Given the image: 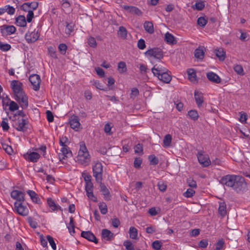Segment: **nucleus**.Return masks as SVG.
Instances as JSON below:
<instances>
[{
  "mask_svg": "<svg viewBox=\"0 0 250 250\" xmlns=\"http://www.w3.org/2000/svg\"><path fill=\"white\" fill-rule=\"evenodd\" d=\"M143 146L141 144H138L135 146L134 147L135 153H138V154H140V153L143 154Z\"/></svg>",
  "mask_w": 250,
  "mask_h": 250,
  "instance_id": "13d9d810",
  "label": "nucleus"
},
{
  "mask_svg": "<svg viewBox=\"0 0 250 250\" xmlns=\"http://www.w3.org/2000/svg\"><path fill=\"white\" fill-rule=\"evenodd\" d=\"M195 193L193 188H187V190L183 193V195L187 198H189L192 197Z\"/></svg>",
  "mask_w": 250,
  "mask_h": 250,
  "instance_id": "8fccbe9b",
  "label": "nucleus"
},
{
  "mask_svg": "<svg viewBox=\"0 0 250 250\" xmlns=\"http://www.w3.org/2000/svg\"><path fill=\"white\" fill-rule=\"evenodd\" d=\"M101 191L105 200L108 201L110 200L111 195L108 188H101Z\"/></svg>",
  "mask_w": 250,
  "mask_h": 250,
  "instance_id": "a19ab883",
  "label": "nucleus"
},
{
  "mask_svg": "<svg viewBox=\"0 0 250 250\" xmlns=\"http://www.w3.org/2000/svg\"><path fill=\"white\" fill-rule=\"evenodd\" d=\"M188 79L192 82H197L196 72L193 69H189L187 71Z\"/></svg>",
  "mask_w": 250,
  "mask_h": 250,
  "instance_id": "2f4dec72",
  "label": "nucleus"
},
{
  "mask_svg": "<svg viewBox=\"0 0 250 250\" xmlns=\"http://www.w3.org/2000/svg\"><path fill=\"white\" fill-rule=\"evenodd\" d=\"M199 163L204 167H207L211 164V161L209 156L207 154H204L203 151H199L197 154Z\"/></svg>",
  "mask_w": 250,
  "mask_h": 250,
  "instance_id": "39448f33",
  "label": "nucleus"
},
{
  "mask_svg": "<svg viewBox=\"0 0 250 250\" xmlns=\"http://www.w3.org/2000/svg\"><path fill=\"white\" fill-rule=\"evenodd\" d=\"M92 170L93 176L96 182L100 184V188H106V186L102 183L103 179V166L101 163L97 162L93 166Z\"/></svg>",
  "mask_w": 250,
  "mask_h": 250,
  "instance_id": "20e7f679",
  "label": "nucleus"
},
{
  "mask_svg": "<svg viewBox=\"0 0 250 250\" xmlns=\"http://www.w3.org/2000/svg\"><path fill=\"white\" fill-rule=\"evenodd\" d=\"M195 8L198 10H202L205 7V4L203 1L197 2L195 4Z\"/></svg>",
  "mask_w": 250,
  "mask_h": 250,
  "instance_id": "774afa93",
  "label": "nucleus"
},
{
  "mask_svg": "<svg viewBox=\"0 0 250 250\" xmlns=\"http://www.w3.org/2000/svg\"><path fill=\"white\" fill-rule=\"evenodd\" d=\"M187 183L188 184V186L190 188H196V182L191 178H189L187 179Z\"/></svg>",
  "mask_w": 250,
  "mask_h": 250,
  "instance_id": "bf43d9fd",
  "label": "nucleus"
},
{
  "mask_svg": "<svg viewBox=\"0 0 250 250\" xmlns=\"http://www.w3.org/2000/svg\"><path fill=\"white\" fill-rule=\"evenodd\" d=\"M99 208L102 214H105L107 212V205L105 203H100L99 204Z\"/></svg>",
  "mask_w": 250,
  "mask_h": 250,
  "instance_id": "ea45409f",
  "label": "nucleus"
},
{
  "mask_svg": "<svg viewBox=\"0 0 250 250\" xmlns=\"http://www.w3.org/2000/svg\"><path fill=\"white\" fill-rule=\"evenodd\" d=\"M24 158L31 162H37L40 157V155L36 152H27L24 155Z\"/></svg>",
  "mask_w": 250,
  "mask_h": 250,
  "instance_id": "f3484780",
  "label": "nucleus"
},
{
  "mask_svg": "<svg viewBox=\"0 0 250 250\" xmlns=\"http://www.w3.org/2000/svg\"><path fill=\"white\" fill-rule=\"evenodd\" d=\"M15 210L18 214L22 216H26L28 214V209L22 205V202H15L14 203Z\"/></svg>",
  "mask_w": 250,
  "mask_h": 250,
  "instance_id": "9b49d317",
  "label": "nucleus"
},
{
  "mask_svg": "<svg viewBox=\"0 0 250 250\" xmlns=\"http://www.w3.org/2000/svg\"><path fill=\"white\" fill-rule=\"evenodd\" d=\"M224 245V242L223 239L219 240L216 244L215 250H221Z\"/></svg>",
  "mask_w": 250,
  "mask_h": 250,
  "instance_id": "0e129e2a",
  "label": "nucleus"
},
{
  "mask_svg": "<svg viewBox=\"0 0 250 250\" xmlns=\"http://www.w3.org/2000/svg\"><path fill=\"white\" fill-rule=\"evenodd\" d=\"M220 183L230 188H245L246 186L244 178L240 175H227L221 178Z\"/></svg>",
  "mask_w": 250,
  "mask_h": 250,
  "instance_id": "f03ea898",
  "label": "nucleus"
},
{
  "mask_svg": "<svg viewBox=\"0 0 250 250\" xmlns=\"http://www.w3.org/2000/svg\"><path fill=\"white\" fill-rule=\"evenodd\" d=\"M30 6L29 8L32 11L36 10L38 7L39 3L37 1H33L31 2H28Z\"/></svg>",
  "mask_w": 250,
  "mask_h": 250,
  "instance_id": "338daca9",
  "label": "nucleus"
},
{
  "mask_svg": "<svg viewBox=\"0 0 250 250\" xmlns=\"http://www.w3.org/2000/svg\"><path fill=\"white\" fill-rule=\"evenodd\" d=\"M156 76L160 80L166 83H169L171 80V77L168 71H166Z\"/></svg>",
  "mask_w": 250,
  "mask_h": 250,
  "instance_id": "412c9836",
  "label": "nucleus"
},
{
  "mask_svg": "<svg viewBox=\"0 0 250 250\" xmlns=\"http://www.w3.org/2000/svg\"><path fill=\"white\" fill-rule=\"evenodd\" d=\"M82 176L84 178V181L85 182L84 188H93V186L91 182V176L88 173L84 172L83 173Z\"/></svg>",
  "mask_w": 250,
  "mask_h": 250,
  "instance_id": "b1692460",
  "label": "nucleus"
},
{
  "mask_svg": "<svg viewBox=\"0 0 250 250\" xmlns=\"http://www.w3.org/2000/svg\"><path fill=\"white\" fill-rule=\"evenodd\" d=\"M234 70L238 74L240 75H243L244 74L243 68L240 65L234 66Z\"/></svg>",
  "mask_w": 250,
  "mask_h": 250,
  "instance_id": "864d4df0",
  "label": "nucleus"
},
{
  "mask_svg": "<svg viewBox=\"0 0 250 250\" xmlns=\"http://www.w3.org/2000/svg\"><path fill=\"white\" fill-rule=\"evenodd\" d=\"M142 163V160L140 158H136L134 161V167L136 168H139Z\"/></svg>",
  "mask_w": 250,
  "mask_h": 250,
  "instance_id": "69168bd1",
  "label": "nucleus"
},
{
  "mask_svg": "<svg viewBox=\"0 0 250 250\" xmlns=\"http://www.w3.org/2000/svg\"><path fill=\"white\" fill-rule=\"evenodd\" d=\"M88 198L94 202H97V197L94 195L93 188H85Z\"/></svg>",
  "mask_w": 250,
  "mask_h": 250,
  "instance_id": "473e14b6",
  "label": "nucleus"
},
{
  "mask_svg": "<svg viewBox=\"0 0 250 250\" xmlns=\"http://www.w3.org/2000/svg\"><path fill=\"white\" fill-rule=\"evenodd\" d=\"M6 120H7L6 119H3L1 124V126L3 131H7L9 128L8 124Z\"/></svg>",
  "mask_w": 250,
  "mask_h": 250,
  "instance_id": "680f3d73",
  "label": "nucleus"
},
{
  "mask_svg": "<svg viewBox=\"0 0 250 250\" xmlns=\"http://www.w3.org/2000/svg\"><path fill=\"white\" fill-rule=\"evenodd\" d=\"M205 56V48L204 47H199L194 51V56L198 59L203 60Z\"/></svg>",
  "mask_w": 250,
  "mask_h": 250,
  "instance_id": "a878e982",
  "label": "nucleus"
},
{
  "mask_svg": "<svg viewBox=\"0 0 250 250\" xmlns=\"http://www.w3.org/2000/svg\"><path fill=\"white\" fill-rule=\"evenodd\" d=\"M102 237L106 241H110L114 237V234L107 229H103L102 231Z\"/></svg>",
  "mask_w": 250,
  "mask_h": 250,
  "instance_id": "393cba45",
  "label": "nucleus"
},
{
  "mask_svg": "<svg viewBox=\"0 0 250 250\" xmlns=\"http://www.w3.org/2000/svg\"><path fill=\"white\" fill-rule=\"evenodd\" d=\"M145 30L149 34L154 33V30L153 23L150 21H145L144 24Z\"/></svg>",
  "mask_w": 250,
  "mask_h": 250,
  "instance_id": "c756f323",
  "label": "nucleus"
},
{
  "mask_svg": "<svg viewBox=\"0 0 250 250\" xmlns=\"http://www.w3.org/2000/svg\"><path fill=\"white\" fill-rule=\"evenodd\" d=\"M11 87L13 91L15 100L18 102L22 109L28 106V97L23 89V84L19 81L13 80L11 82Z\"/></svg>",
  "mask_w": 250,
  "mask_h": 250,
  "instance_id": "f257e3e1",
  "label": "nucleus"
},
{
  "mask_svg": "<svg viewBox=\"0 0 250 250\" xmlns=\"http://www.w3.org/2000/svg\"><path fill=\"white\" fill-rule=\"evenodd\" d=\"M123 245L125 247L126 250H134V245L130 241H125L124 242Z\"/></svg>",
  "mask_w": 250,
  "mask_h": 250,
  "instance_id": "09e8293b",
  "label": "nucleus"
},
{
  "mask_svg": "<svg viewBox=\"0 0 250 250\" xmlns=\"http://www.w3.org/2000/svg\"><path fill=\"white\" fill-rule=\"evenodd\" d=\"M122 7L131 14H135L138 16H141L142 15V11L135 6L124 5L122 6Z\"/></svg>",
  "mask_w": 250,
  "mask_h": 250,
  "instance_id": "2eb2a0df",
  "label": "nucleus"
},
{
  "mask_svg": "<svg viewBox=\"0 0 250 250\" xmlns=\"http://www.w3.org/2000/svg\"><path fill=\"white\" fill-rule=\"evenodd\" d=\"M8 106L9 109L11 111H15L16 110H17L19 108V105L14 101H10Z\"/></svg>",
  "mask_w": 250,
  "mask_h": 250,
  "instance_id": "79ce46f5",
  "label": "nucleus"
},
{
  "mask_svg": "<svg viewBox=\"0 0 250 250\" xmlns=\"http://www.w3.org/2000/svg\"><path fill=\"white\" fill-rule=\"evenodd\" d=\"M0 144L1 146H0V147H1L7 154L11 155L12 153L13 149L10 146L2 142H1Z\"/></svg>",
  "mask_w": 250,
  "mask_h": 250,
  "instance_id": "c9c22d12",
  "label": "nucleus"
},
{
  "mask_svg": "<svg viewBox=\"0 0 250 250\" xmlns=\"http://www.w3.org/2000/svg\"><path fill=\"white\" fill-rule=\"evenodd\" d=\"M61 152V153L59 154V158L61 161L65 159V158L71 157L72 156V152L67 145L62 146Z\"/></svg>",
  "mask_w": 250,
  "mask_h": 250,
  "instance_id": "1a4fd4ad",
  "label": "nucleus"
},
{
  "mask_svg": "<svg viewBox=\"0 0 250 250\" xmlns=\"http://www.w3.org/2000/svg\"><path fill=\"white\" fill-rule=\"evenodd\" d=\"M194 98L198 107H201L204 102L203 94L200 92L195 91Z\"/></svg>",
  "mask_w": 250,
  "mask_h": 250,
  "instance_id": "4be33fe9",
  "label": "nucleus"
},
{
  "mask_svg": "<svg viewBox=\"0 0 250 250\" xmlns=\"http://www.w3.org/2000/svg\"><path fill=\"white\" fill-rule=\"evenodd\" d=\"M24 193L19 190H14L10 193L12 198L16 200L18 202H22L24 201Z\"/></svg>",
  "mask_w": 250,
  "mask_h": 250,
  "instance_id": "9d476101",
  "label": "nucleus"
},
{
  "mask_svg": "<svg viewBox=\"0 0 250 250\" xmlns=\"http://www.w3.org/2000/svg\"><path fill=\"white\" fill-rule=\"evenodd\" d=\"M145 54L159 60L162 59L164 56L162 50L159 48L150 49L145 52Z\"/></svg>",
  "mask_w": 250,
  "mask_h": 250,
  "instance_id": "423d86ee",
  "label": "nucleus"
},
{
  "mask_svg": "<svg viewBox=\"0 0 250 250\" xmlns=\"http://www.w3.org/2000/svg\"><path fill=\"white\" fill-rule=\"evenodd\" d=\"M218 213L222 217H224L227 214V207L225 202H219Z\"/></svg>",
  "mask_w": 250,
  "mask_h": 250,
  "instance_id": "c85d7f7f",
  "label": "nucleus"
},
{
  "mask_svg": "<svg viewBox=\"0 0 250 250\" xmlns=\"http://www.w3.org/2000/svg\"><path fill=\"white\" fill-rule=\"evenodd\" d=\"M16 31L13 25H3L0 27V32L3 36H6L14 33Z\"/></svg>",
  "mask_w": 250,
  "mask_h": 250,
  "instance_id": "6e6552de",
  "label": "nucleus"
},
{
  "mask_svg": "<svg viewBox=\"0 0 250 250\" xmlns=\"http://www.w3.org/2000/svg\"><path fill=\"white\" fill-rule=\"evenodd\" d=\"M17 25L21 27H25L26 25V21L24 16L20 15L16 19Z\"/></svg>",
  "mask_w": 250,
  "mask_h": 250,
  "instance_id": "bb28decb",
  "label": "nucleus"
},
{
  "mask_svg": "<svg viewBox=\"0 0 250 250\" xmlns=\"http://www.w3.org/2000/svg\"><path fill=\"white\" fill-rule=\"evenodd\" d=\"M58 49L61 54L64 55L67 49V46L65 43H60L59 45Z\"/></svg>",
  "mask_w": 250,
  "mask_h": 250,
  "instance_id": "3c124183",
  "label": "nucleus"
},
{
  "mask_svg": "<svg viewBox=\"0 0 250 250\" xmlns=\"http://www.w3.org/2000/svg\"><path fill=\"white\" fill-rule=\"evenodd\" d=\"M48 54L50 55V57L52 58L57 59L58 57L56 54V51L52 46H49L48 48Z\"/></svg>",
  "mask_w": 250,
  "mask_h": 250,
  "instance_id": "49530a36",
  "label": "nucleus"
},
{
  "mask_svg": "<svg viewBox=\"0 0 250 250\" xmlns=\"http://www.w3.org/2000/svg\"><path fill=\"white\" fill-rule=\"evenodd\" d=\"M11 48V45L8 43L0 42V49L3 51H7Z\"/></svg>",
  "mask_w": 250,
  "mask_h": 250,
  "instance_id": "6e6d98bb",
  "label": "nucleus"
},
{
  "mask_svg": "<svg viewBox=\"0 0 250 250\" xmlns=\"http://www.w3.org/2000/svg\"><path fill=\"white\" fill-rule=\"evenodd\" d=\"M207 77L209 81L214 83H219L221 82V78L219 76L213 72L207 73Z\"/></svg>",
  "mask_w": 250,
  "mask_h": 250,
  "instance_id": "aec40b11",
  "label": "nucleus"
},
{
  "mask_svg": "<svg viewBox=\"0 0 250 250\" xmlns=\"http://www.w3.org/2000/svg\"><path fill=\"white\" fill-rule=\"evenodd\" d=\"M146 43L144 39L139 40L137 42V47L141 50H143L146 48Z\"/></svg>",
  "mask_w": 250,
  "mask_h": 250,
  "instance_id": "4d7b16f0",
  "label": "nucleus"
},
{
  "mask_svg": "<svg viewBox=\"0 0 250 250\" xmlns=\"http://www.w3.org/2000/svg\"><path fill=\"white\" fill-rule=\"evenodd\" d=\"M216 56L218 58L220 61H224L225 59L226 52L224 49L219 48L215 50Z\"/></svg>",
  "mask_w": 250,
  "mask_h": 250,
  "instance_id": "cd10ccee",
  "label": "nucleus"
},
{
  "mask_svg": "<svg viewBox=\"0 0 250 250\" xmlns=\"http://www.w3.org/2000/svg\"><path fill=\"white\" fill-rule=\"evenodd\" d=\"M188 116L192 120L197 121L199 118L198 112L195 110H190L188 112Z\"/></svg>",
  "mask_w": 250,
  "mask_h": 250,
  "instance_id": "72a5a7b5",
  "label": "nucleus"
},
{
  "mask_svg": "<svg viewBox=\"0 0 250 250\" xmlns=\"http://www.w3.org/2000/svg\"><path fill=\"white\" fill-rule=\"evenodd\" d=\"M208 245V240L207 239H203L198 243V246L200 248H206Z\"/></svg>",
  "mask_w": 250,
  "mask_h": 250,
  "instance_id": "e2e57ef3",
  "label": "nucleus"
},
{
  "mask_svg": "<svg viewBox=\"0 0 250 250\" xmlns=\"http://www.w3.org/2000/svg\"><path fill=\"white\" fill-rule=\"evenodd\" d=\"M118 34L120 36L124 39H125L127 37V30L125 27L120 26L119 27Z\"/></svg>",
  "mask_w": 250,
  "mask_h": 250,
  "instance_id": "a18cd8bd",
  "label": "nucleus"
},
{
  "mask_svg": "<svg viewBox=\"0 0 250 250\" xmlns=\"http://www.w3.org/2000/svg\"><path fill=\"white\" fill-rule=\"evenodd\" d=\"M47 203L48 206L52 211H55L58 210L62 211V208L60 206L57 205L54 200H53L51 198H48L47 199Z\"/></svg>",
  "mask_w": 250,
  "mask_h": 250,
  "instance_id": "6ab92c4d",
  "label": "nucleus"
},
{
  "mask_svg": "<svg viewBox=\"0 0 250 250\" xmlns=\"http://www.w3.org/2000/svg\"><path fill=\"white\" fill-rule=\"evenodd\" d=\"M74 24L72 23H67L65 28V33L69 36L74 30Z\"/></svg>",
  "mask_w": 250,
  "mask_h": 250,
  "instance_id": "e433bc0d",
  "label": "nucleus"
},
{
  "mask_svg": "<svg viewBox=\"0 0 250 250\" xmlns=\"http://www.w3.org/2000/svg\"><path fill=\"white\" fill-rule=\"evenodd\" d=\"M29 80L33 86V89L35 91H38L40 89L41 82L40 76L37 74H32L30 76Z\"/></svg>",
  "mask_w": 250,
  "mask_h": 250,
  "instance_id": "0eeeda50",
  "label": "nucleus"
},
{
  "mask_svg": "<svg viewBox=\"0 0 250 250\" xmlns=\"http://www.w3.org/2000/svg\"><path fill=\"white\" fill-rule=\"evenodd\" d=\"M46 238H47V240L48 241L49 244L51 246L52 248L54 250H56V243L54 240L53 238L49 235L46 236Z\"/></svg>",
  "mask_w": 250,
  "mask_h": 250,
  "instance_id": "603ef678",
  "label": "nucleus"
},
{
  "mask_svg": "<svg viewBox=\"0 0 250 250\" xmlns=\"http://www.w3.org/2000/svg\"><path fill=\"white\" fill-rule=\"evenodd\" d=\"M129 233L131 239H136L138 235V230L135 227H131L129 228Z\"/></svg>",
  "mask_w": 250,
  "mask_h": 250,
  "instance_id": "f704fd0d",
  "label": "nucleus"
},
{
  "mask_svg": "<svg viewBox=\"0 0 250 250\" xmlns=\"http://www.w3.org/2000/svg\"><path fill=\"white\" fill-rule=\"evenodd\" d=\"M81 236L95 244H97L98 242V239L96 238L94 234L90 231H82L81 232Z\"/></svg>",
  "mask_w": 250,
  "mask_h": 250,
  "instance_id": "4468645a",
  "label": "nucleus"
},
{
  "mask_svg": "<svg viewBox=\"0 0 250 250\" xmlns=\"http://www.w3.org/2000/svg\"><path fill=\"white\" fill-rule=\"evenodd\" d=\"M39 37L38 31L35 30L31 32H27L25 36V39L28 43L34 42L38 39Z\"/></svg>",
  "mask_w": 250,
  "mask_h": 250,
  "instance_id": "ddd939ff",
  "label": "nucleus"
},
{
  "mask_svg": "<svg viewBox=\"0 0 250 250\" xmlns=\"http://www.w3.org/2000/svg\"><path fill=\"white\" fill-rule=\"evenodd\" d=\"M69 124L71 127L75 130H78L81 125L79 117L74 115L70 117Z\"/></svg>",
  "mask_w": 250,
  "mask_h": 250,
  "instance_id": "dca6fc26",
  "label": "nucleus"
},
{
  "mask_svg": "<svg viewBox=\"0 0 250 250\" xmlns=\"http://www.w3.org/2000/svg\"><path fill=\"white\" fill-rule=\"evenodd\" d=\"M165 41L171 44H174L176 43V41L175 40V37L169 32H167L165 36Z\"/></svg>",
  "mask_w": 250,
  "mask_h": 250,
  "instance_id": "7c9ffc66",
  "label": "nucleus"
},
{
  "mask_svg": "<svg viewBox=\"0 0 250 250\" xmlns=\"http://www.w3.org/2000/svg\"><path fill=\"white\" fill-rule=\"evenodd\" d=\"M207 23V20L203 17H200L198 19L197 23L199 25L204 27Z\"/></svg>",
  "mask_w": 250,
  "mask_h": 250,
  "instance_id": "5fc2aeb1",
  "label": "nucleus"
},
{
  "mask_svg": "<svg viewBox=\"0 0 250 250\" xmlns=\"http://www.w3.org/2000/svg\"><path fill=\"white\" fill-rule=\"evenodd\" d=\"M78 163L87 166L90 162V156L83 142L80 143V149L77 157Z\"/></svg>",
  "mask_w": 250,
  "mask_h": 250,
  "instance_id": "7ed1b4c3",
  "label": "nucleus"
},
{
  "mask_svg": "<svg viewBox=\"0 0 250 250\" xmlns=\"http://www.w3.org/2000/svg\"><path fill=\"white\" fill-rule=\"evenodd\" d=\"M151 70L154 75L156 76L166 71H168V70L166 68L158 64L154 65Z\"/></svg>",
  "mask_w": 250,
  "mask_h": 250,
  "instance_id": "a211bd4d",
  "label": "nucleus"
},
{
  "mask_svg": "<svg viewBox=\"0 0 250 250\" xmlns=\"http://www.w3.org/2000/svg\"><path fill=\"white\" fill-rule=\"evenodd\" d=\"M162 246V243L159 240H155L152 244V247L155 250H160Z\"/></svg>",
  "mask_w": 250,
  "mask_h": 250,
  "instance_id": "de8ad7c7",
  "label": "nucleus"
},
{
  "mask_svg": "<svg viewBox=\"0 0 250 250\" xmlns=\"http://www.w3.org/2000/svg\"><path fill=\"white\" fill-rule=\"evenodd\" d=\"M118 69L120 73H123L126 71V64L124 62H120L118 64Z\"/></svg>",
  "mask_w": 250,
  "mask_h": 250,
  "instance_id": "58836bf2",
  "label": "nucleus"
},
{
  "mask_svg": "<svg viewBox=\"0 0 250 250\" xmlns=\"http://www.w3.org/2000/svg\"><path fill=\"white\" fill-rule=\"evenodd\" d=\"M27 193L29 195L33 202L38 204H42L41 199L39 198L38 194L35 191L29 190L27 191Z\"/></svg>",
  "mask_w": 250,
  "mask_h": 250,
  "instance_id": "5701e85b",
  "label": "nucleus"
},
{
  "mask_svg": "<svg viewBox=\"0 0 250 250\" xmlns=\"http://www.w3.org/2000/svg\"><path fill=\"white\" fill-rule=\"evenodd\" d=\"M28 222L30 227L32 228L35 229L37 227V223L32 218H28Z\"/></svg>",
  "mask_w": 250,
  "mask_h": 250,
  "instance_id": "052dcab7",
  "label": "nucleus"
},
{
  "mask_svg": "<svg viewBox=\"0 0 250 250\" xmlns=\"http://www.w3.org/2000/svg\"><path fill=\"white\" fill-rule=\"evenodd\" d=\"M172 137L170 134L166 135L163 140V144L165 147L169 146L171 143Z\"/></svg>",
  "mask_w": 250,
  "mask_h": 250,
  "instance_id": "4c0bfd02",
  "label": "nucleus"
},
{
  "mask_svg": "<svg viewBox=\"0 0 250 250\" xmlns=\"http://www.w3.org/2000/svg\"><path fill=\"white\" fill-rule=\"evenodd\" d=\"M87 42L88 45L91 47L95 48L97 46L96 41L93 37H89L88 38Z\"/></svg>",
  "mask_w": 250,
  "mask_h": 250,
  "instance_id": "c03bdc74",
  "label": "nucleus"
},
{
  "mask_svg": "<svg viewBox=\"0 0 250 250\" xmlns=\"http://www.w3.org/2000/svg\"><path fill=\"white\" fill-rule=\"evenodd\" d=\"M27 124V122L25 119H21L18 120L13 125L17 130L24 132L27 128V127L26 126Z\"/></svg>",
  "mask_w": 250,
  "mask_h": 250,
  "instance_id": "f8f14e48",
  "label": "nucleus"
},
{
  "mask_svg": "<svg viewBox=\"0 0 250 250\" xmlns=\"http://www.w3.org/2000/svg\"><path fill=\"white\" fill-rule=\"evenodd\" d=\"M148 160L150 165H156L159 163V159L154 155H150L148 156Z\"/></svg>",
  "mask_w": 250,
  "mask_h": 250,
  "instance_id": "37998d69",
  "label": "nucleus"
}]
</instances>
